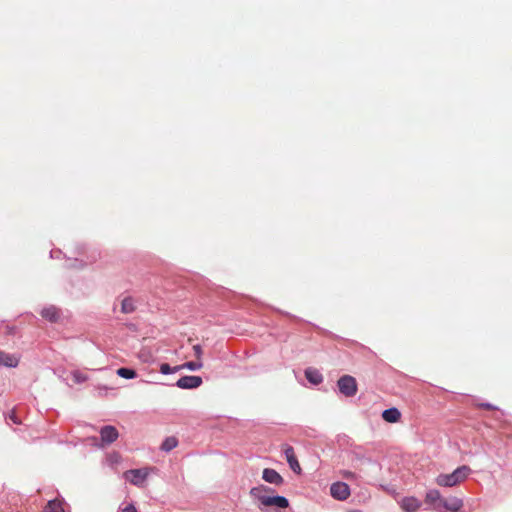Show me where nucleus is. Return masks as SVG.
I'll return each mask as SVG.
<instances>
[{
  "mask_svg": "<svg viewBox=\"0 0 512 512\" xmlns=\"http://www.w3.org/2000/svg\"><path fill=\"white\" fill-rule=\"evenodd\" d=\"M272 492V489L264 486L259 485L256 487H253L250 490V495L254 499H257L261 505L265 507H278V508H287L289 506V501L287 498L283 496H270L269 493Z\"/></svg>",
  "mask_w": 512,
  "mask_h": 512,
  "instance_id": "nucleus-1",
  "label": "nucleus"
},
{
  "mask_svg": "<svg viewBox=\"0 0 512 512\" xmlns=\"http://www.w3.org/2000/svg\"><path fill=\"white\" fill-rule=\"evenodd\" d=\"M471 473V468L467 465H463L455 469L449 474H439L435 482L441 487H454L464 482Z\"/></svg>",
  "mask_w": 512,
  "mask_h": 512,
  "instance_id": "nucleus-2",
  "label": "nucleus"
},
{
  "mask_svg": "<svg viewBox=\"0 0 512 512\" xmlns=\"http://www.w3.org/2000/svg\"><path fill=\"white\" fill-rule=\"evenodd\" d=\"M339 391L346 397H352L357 393L356 379L350 375H344L337 382Z\"/></svg>",
  "mask_w": 512,
  "mask_h": 512,
  "instance_id": "nucleus-3",
  "label": "nucleus"
},
{
  "mask_svg": "<svg viewBox=\"0 0 512 512\" xmlns=\"http://www.w3.org/2000/svg\"><path fill=\"white\" fill-rule=\"evenodd\" d=\"M330 493L333 498L343 501L350 496V488L344 482H336L331 485Z\"/></svg>",
  "mask_w": 512,
  "mask_h": 512,
  "instance_id": "nucleus-4",
  "label": "nucleus"
},
{
  "mask_svg": "<svg viewBox=\"0 0 512 512\" xmlns=\"http://www.w3.org/2000/svg\"><path fill=\"white\" fill-rule=\"evenodd\" d=\"M124 476L133 485L141 486L145 482V480L148 476V471L145 469H133V470L126 471L124 473Z\"/></svg>",
  "mask_w": 512,
  "mask_h": 512,
  "instance_id": "nucleus-5",
  "label": "nucleus"
},
{
  "mask_svg": "<svg viewBox=\"0 0 512 512\" xmlns=\"http://www.w3.org/2000/svg\"><path fill=\"white\" fill-rule=\"evenodd\" d=\"M202 384L200 376H183L176 382V385L181 389H194Z\"/></svg>",
  "mask_w": 512,
  "mask_h": 512,
  "instance_id": "nucleus-6",
  "label": "nucleus"
},
{
  "mask_svg": "<svg viewBox=\"0 0 512 512\" xmlns=\"http://www.w3.org/2000/svg\"><path fill=\"white\" fill-rule=\"evenodd\" d=\"M283 452L285 454L286 460L290 466V468L297 474H300L302 469L300 467V464L296 458L294 449L290 445H284Z\"/></svg>",
  "mask_w": 512,
  "mask_h": 512,
  "instance_id": "nucleus-7",
  "label": "nucleus"
},
{
  "mask_svg": "<svg viewBox=\"0 0 512 512\" xmlns=\"http://www.w3.org/2000/svg\"><path fill=\"white\" fill-rule=\"evenodd\" d=\"M100 436L103 444H111L117 440L119 434L114 426L107 425L101 428Z\"/></svg>",
  "mask_w": 512,
  "mask_h": 512,
  "instance_id": "nucleus-8",
  "label": "nucleus"
},
{
  "mask_svg": "<svg viewBox=\"0 0 512 512\" xmlns=\"http://www.w3.org/2000/svg\"><path fill=\"white\" fill-rule=\"evenodd\" d=\"M443 500L444 498L441 496L438 490L431 489L426 492L424 501L426 504L432 505L435 510H440Z\"/></svg>",
  "mask_w": 512,
  "mask_h": 512,
  "instance_id": "nucleus-9",
  "label": "nucleus"
},
{
  "mask_svg": "<svg viewBox=\"0 0 512 512\" xmlns=\"http://www.w3.org/2000/svg\"><path fill=\"white\" fill-rule=\"evenodd\" d=\"M262 478L270 484L280 486L283 484V477L274 469L265 468L262 473Z\"/></svg>",
  "mask_w": 512,
  "mask_h": 512,
  "instance_id": "nucleus-10",
  "label": "nucleus"
},
{
  "mask_svg": "<svg viewBox=\"0 0 512 512\" xmlns=\"http://www.w3.org/2000/svg\"><path fill=\"white\" fill-rule=\"evenodd\" d=\"M19 361V356L0 350V366L14 368L18 366Z\"/></svg>",
  "mask_w": 512,
  "mask_h": 512,
  "instance_id": "nucleus-11",
  "label": "nucleus"
},
{
  "mask_svg": "<svg viewBox=\"0 0 512 512\" xmlns=\"http://www.w3.org/2000/svg\"><path fill=\"white\" fill-rule=\"evenodd\" d=\"M420 506V501L415 497H405L401 501V508L405 512H417Z\"/></svg>",
  "mask_w": 512,
  "mask_h": 512,
  "instance_id": "nucleus-12",
  "label": "nucleus"
},
{
  "mask_svg": "<svg viewBox=\"0 0 512 512\" xmlns=\"http://www.w3.org/2000/svg\"><path fill=\"white\" fill-rule=\"evenodd\" d=\"M463 507V501L457 497H451L442 501V507L451 512H458Z\"/></svg>",
  "mask_w": 512,
  "mask_h": 512,
  "instance_id": "nucleus-13",
  "label": "nucleus"
},
{
  "mask_svg": "<svg viewBox=\"0 0 512 512\" xmlns=\"http://www.w3.org/2000/svg\"><path fill=\"white\" fill-rule=\"evenodd\" d=\"M305 377L310 383L314 385H318L323 381V376L320 371L312 367H309L305 370Z\"/></svg>",
  "mask_w": 512,
  "mask_h": 512,
  "instance_id": "nucleus-14",
  "label": "nucleus"
},
{
  "mask_svg": "<svg viewBox=\"0 0 512 512\" xmlns=\"http://www.w3.org/2000/svg\"><path fill=\"white\" fill-rule=\"evenodd\" d=\"M382 418L388 423H396L401 418V413L397 408H389L383 411Z\"/></svg>",
  "mask_w": 512,
  "mask_h": 512,
  "instance_id": "nucleus-15",
  "label": "nucleus"
},
{
  "mask_svg": "<svg viewBox=\"0 0 512 512\" xmlns=\"http://www.w3.org/2000/svg\"><path fill=\"white\" fill-rule=\"evenodd\" d=\"M41 316L50 322H56L60 317V313L55 306H49L42 309Z\"/></svg>",
  "mask_w": 512,
  "mask_h": 512,
  "instance_id": "nucleus-16",
  "label": "nucleus"
},
{
  "mask_svg": "<svg viewBox=\"0 0 512 512\" xmlns=\"http://www.w3.org/2000/svg\"><path fill=\"white\" fill-rule=\"evenodd\" d=\"M136 309L134 300L131 297H125L121 302V312L124 314H129L134 312Z\"/></svg>",
  "mask_w": 512,
  "mask_h": 512,
  "instance_id": "nucleus-17",
  "label": "nucleus"
},
{
  "mask_svg": "<svg viewBox=\"0 0 512 512\" xmlns=\"http://www.w3.org/2000/svg\"><path fill=\"white\" fill-rule=\"evenodd\" d=\"M177 445H178V440L176 437H174V436L167 437L161 444V450H163L165 452H169V451L173 450L174 448H176Z\"/></svg>",
  "mask_w": 512,
  "mask_h": 512,
  "instance_id": "nucleus-18",
  "label": "nucleus"
},
{
  "mask_svg": "<svg viewBox=\"0 0 512 512\" xmlns=\"http://www.w3.org/2000/svg\"><path fill=\"white\" fill-rule=\"evenodd\" d=\"M203 367L202 361H190L186 362L183 365L175 366L174 370H181V369H189L192 371L200 370Z\"/></svg>",
  "mask_w": 512,
  "mask_h": 512,
  "instance_id": "nucleus-19",
  "label": "nucleus"
},
{
  "mask_svg": "<svg viewBox=\"0 0 512 512\" xmlns=\"http://www.w3.org/2000/svg\"><path fill=\"white\" fill-rule=\"evenodd\" d=\"M43 512H64V509L59 500H51L47 503Z\"/></svg>",
  "mask_w": 512,
  "mask_h": 512,
  "instance_id": "nucleus-20",
  "label": "nucleus"
},
{
  "mask_svg": "<svg viewBox=\"0 0 512 512\" xmlns=\"http://www.w3.org/2000/svg\"><path fill=\"white\" fill-rule=\"evenodd\" d=\"M117 375L125 379H133L137 376L136 371L129 368H119Z\"/></svg>",
  "mask_w": 512,
  "mask_h": 512,
  "instance_id": "nucleus-21",
  "label": "nucleus"
},
{
  "mask_svg": "<svg viewBox=\"0 0 512 512\" xmlns=\"http://www.w3.org/2000/svg\"><path fill=\"white\" fill-rule=\"evenodd\" d=\"M73 379L76 383L85 382L87 380V376L82 374L79 371H75L72 373Z\"/></svg>",
  "mask_w": 512,
  "mask_h": 512,
  "instance_id": "nucleus-22",
  "label": "nucleus"
},
{
  "mask_svg": "<svg viewBox=\"0 0 512 512\" xmlns=\"http://www.w3.org/2000/svg\"><path fill=\"white\" fill-rule=\"evenodd\" d=\"M178 370H174V367L171 368L169 364L167 363H163L161 364L160 366V372L162 374H170V373H174V372H177Z\"/></svg>",
  "mask_w": 512,
  "mask_h": 512,
  "instance_id": "nucleus-23",
  "label": "nucleus"
},
{
  "mask_svg": "<svg viewBox=\"0 0 512 512\" xmlns=\"http://www.w3.org/2000/svg\"><path fill=\"white\" fill-rule=\"evenodd\" d=\"M193 351H194V355H195V358L197 359V361H201V358H202V354H203V349L200 345H194L193 346Z\"/></svg>",
  "mask_w": 512,
  "mask_h": 512,
  "instance_id": "nucleus-24",
  "label": "nucleus"
},
{
  "mask_svg": "<svg viewBox=\"0 0 512 512\" xmlns=\"http://www.w3.org/2000/svg\"><path fill=\"white\" fill-rule=\"evenodd\" d=\"M120 512H137V509L133 504H128Z\"/></svg>",
  "mask_w": 512,
  "mask_h": 512,
  "instance_id": "nucleus-25",
  "label": "nucleus"
},
{
  "mask_svg": "<svg viewBox=\"0 0 512 512\" xmlns=\"http://www.w3.org/2000/svg\"><path fill=\"white\" fill-rule=\"evenodd\" d=\"M9 419L14 423V424H20L21 421L18 419L16 413L14 411H12L10 414H9Z\"/></svg>",
  "mask_w": 512,
  "mask_h": 512,
  "instance_id": "nucleus-26",
  "label": "nucleus"
},
{
  "mask_svg": "<svg viewBox=\"0 0 512 512\" xmlns=\"http://www.w3.org/2000/svg\"><path fill=\"white\" fill-rule=\"evenodd\" d=\"M479 407H481L483 409H486V410H495V409H497L494 405H492L490 403H481V404H479Z\"/></svg>",
  "mask_w": 512,
  "mask_h": 512,
  "instance_id": "nucleus-27",
  "label": "nucleus"
},
{
  "mask_svg": "<svg viewBox=\"0 0 512 512\" xmlns=\"http://www.w3.org/2000/svg\"><path fill=\"white\" fill-rule=\"evenodd\" d=\"M342 476L346 479H354L356 477L355 473L351 471H343Z\"/></svg>",
  "mask_w": 512,
  "mask_h": 512,
  "instance_id": "nucleus-28",
  "label": "nucleus"
},
{
  "mask_svg": "<svg viewBox=\"0 0 512 512\" xmlns=\"http://www.w3.org/2000/svg\"><path fill=\"white\" fill-rule=\"evenodd\" d=\"M139 357L141 359H143L144 361H147L148 360V355H146V353L144 351H141L140 354H139Z\"/></svg>",
  "mask_w": 512,
  "mask_h": 512,
  "instance_id": "nucleus-29",
  "label": "nucleus"
},
{
  "mask_svg": "<svg viewBox=\"0 0 512 512\" xmlns=\"http://www.w3.org/2000/svg\"><path fill=\"white\" fill-rule=\"evenodd\" d=\"M348 512H362L361 510H358V509H353V510H350Z\"/></svg>",
  "mask_w": 512,
  "mask_h": 512,
  "instance_id": "nucleus-30",
  "label": "nucleus"
}]
</instances>
